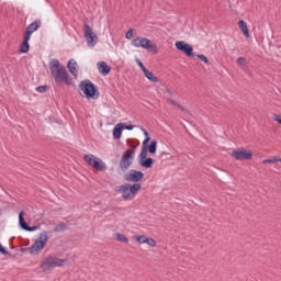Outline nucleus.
Masks as SVG:
<instances>
[{
  "label": "nucleus",
  "instance_id": "nucleus-1",
  "mask_svg": "<svg viewBox=\"0 0 281 281\" xmlns=\"http://www.w3.org/2000/svg\"><path fill=\"white\" fill-rule=\"evenodd\" d=\"M50 76L55 80V83L57 87H60V85H67L68 87L72 85L74 80L71 79V76H69V72H67V68L60 64V60L58 59H52L48 64Z\"/></svg>",
  "mask_w": 281,
  "mask_h": 281
},
{
  "label": "nucleus",
  "instance_id": "nucleus-2",
  "mask_svg": "<svg viewBox=\"0 0 281 281\" xmlns=\"http://www.w3.org/2000/svg\"><path fill=\"white\" fill-rule=\"evenodd\" d=\"M139 190H142V184L139 183H125L116 188V192L122 193V199L124 201H133Z\"/></svg>",
  "mask_w": 281,
  "mask_h": 281
},
{
  "label": "nucleus",
  "instance_id": "nucleus-3",
  "mask_svg": "<svg viewBox=\"0 0 281 281\" xmlns=\"http://www.w3.org/2000/svg\"><path fill=\"white\" fill-rule=\"evenodd\" d=\"M65 262H67V260L48 255L41 261L40 267L44 273H47L52 269H56V267H63Z\"/></svg>",
  "mask_w": 281,
  "mask_h": 281
},
{
  "label": "nucleus",
  "instance_id": "nucleus-4",
  "mask_svg": "<svg viewBox=\"0 0 281 281\" xmlns=\"http://www.w3.org/2000/svg\"><path fill=\"white\" fill-rule=\"evenodd\" d=\"M49 240V236L47 231H44L40 234L38 239H36L34 241V244L29 248L30 254L32 256L36 255V254H41V251H43V249H45V245H47Z\"/></svg>",
  "mask_w": 281,
  "mask_h": 281
},
{
  "label": "nucleus",
  "instance_id": "nucleus-5",
  "mask_svg": "<svg viewBox=\"0 0 281 281\" xmlns=\"http://www.w3.org/2000/svg\"><path fill=\"white\" fill-rule=\"evenodd\" d=\"M132 148L134 149H126L120 160V168L122 172H126L133 166V160L135 159V148L137 146L133 145Z\"/></svg>",
  "mask_w": 281,
  "mask_h": 281
},
{
  "label": "nucleus",
  "instance_id": "nucleus-6",
  "mask_svg": "<svg viewBox=\"0 0 281 281\" xmlns=\"http://www.w3.org/2000/svg\"><path fill=\"white\" fill-rule=\"evenodd\" d=\"M133 47H142L143 49H147L148 52H153V54H159V49L157 48V44H154L150 40L146 37H136L132 41Z\"/></svg>",
  "mask_w": 281,
  "mask_h": 281
},
{
  "label": "nucleus",
  "instance_id": "nucleus-7",
  "mask_svg": "<svg viewBox=\"0 0 281 281\" xmlns=\"http://www.w3.org/2000/svg\"><path fill=\"white\" fill-rule=\"evenodd\" d=\"M83 160L87 165L91 166V168H94V170H99L100 172H104V170H106V165L104 161L93 156V154L85 155Z\"/></svg>",
  "mask_w": 281,
  "mask_h": 281
},
{
  "label": "nucleus",
  "instance_id": "nucleus-8",
  "mask_svg": "<svg viewBox=\"0 0 281 281\" xmlns=\"http://www.w3.org/2000/svg\"><path fill=\"white\" fill-rule=\"evenodd\" d=\"M81 91H83L86 98L95 100V94L98 93V88L95 85L89 80L81 81L79 85Z\"/></svg>",
  "mask_w": 281,
  "mask_h": 281
},
{
  "label": "nucleus",
  "instance_id": "nucleus-9",
  "mask_svg": "<svg viewBox=\"0 0 281 281\" xmlns=\"http://www.w3.org/2000/svg\"><path fill=\"white\" fill-rule=\"evenodd\" d=\"M232 157H234V159H237V161H249V159H252L254 154L251 153V150H234L232 153Z\"/></svg>",
  "mask_w": 281,
  "mask_h": 281
},
{
  "label": "nucleus",
  "instance_id": "nucleus-10",
  "mask_svg": "<svg viewBox=\"0 0 281 281\" xmlns=\"http://www.w3.org/2000/svg\"><path fill=\"white\" fill-rule=\"evenodd\" d=\"M176 49L179 52H183L186 56H194V47L192 45L186 43L184 41L176 42Z\"/></svg>",
  "mask_w": 281,
  "mask_h": 281
},
{
  "label": "nucleus",
  "instance_id": "nucleus-11",
  "mask_svg": "<svg viewBox=\"0 0 281 281\" xmlns=\"http://www.w3.org/2000/svg\"><path fill=\"white\" fill-rule=\"evenodd\" d=\"M124 179L125 181H130L132 183H138V181L144 179V172L132 169L130 172L125 173Z\"/></svg>",
  "mask_w": 281,
  "mask_h": 281
},
{
  "label": "nucleus",
  "instance_id": "nucleus-12",
  "mask_svg": "<svg viewBox=\"0 0 281 281\" xmlns=\"http://www.w3.org/2000/svg\"><path fill=\"white\" fill-rule=\"evenodd\" d=\"M83 36L88 43V45H94V41L95 38H98V35H95V33H93V29H91V26L89 24H85L83 25Z\"/></svg>",
  "mask_w": 281,
  "mask_h": 281
},
{
  "label": "nucleus",
  "instance_id": "nucleus-13",
  "mask_svg": "<svg viewBox=\"0 0 281 281\" xmlns=\"http://www.w3.org/2000/svg\"><path fill=\"white\" fill-rule=\"evenodd\" d=\"M41 25H42L41 20H35L33 23H31L26 27V31L24 32V36L32 38V34H34V32H36V30H38V27H41Z\"/></svg>",
  "mask_w": 281,
  "mask_h": 281
},
{
  "label": "nucleus",
  "instance_id": "nucleus-14",
  "mask_svg": "<svg viewBox=\"0 0 281 281\" xmlns=\"http://www.w3.org/2000/svg\"><path fill=\"white\" fill-rule=\"evenodd\" d=\"M97 67L99 69V74H101V76H109V74H111V66H109V64H106V61H99L97 64Z\"/></svg>",
  "mask_w": 281,
  "mask_h": 281
},
{
  "label": "nucleus",
  "instance_id": "nucleus-15",
  "mask_svg": "<svg viewBox=\"0 0 281 281\" xmlns=\"http://www.w3.org/2000/svg\"><path fill=\"white\" fill-rule=\"evenodd\" d=\"M69 74H71L72 76H77L78 75V63H76V59H70L67 64Z\"/></svg>",
  "mask_w": 281,
  "mask_h": 281
},
{
  "label": "nucleus",
  "instance_id": "nucleus-16",
  "mask_svg": "<svg viewBox=\"0 0 281 281\" xmlns=\"http://www.w3.org/2000/svg\"><path fill=\"white\" fill-rule=\"evenodd\" d=\"M30 52V37L24 35L23 42L20 47V54H27Z\"/></svg>",
  "mask_w": 281,
  "mask_h": 281
},
{
  "label": "nucleus",
  "instance_id": "nucleus-17",
  "mask_svg": "<svg viewBox=\"0 0 281 281\" xmlns=\"http://www.w3.org/2000/svg\"><path fill=\"white\" fill-rule=\"evenodd\" d=\"M23 214H25V212L23 211L19 213V223H20V227L25 232H27V229L30 228V225H27V222H25V217H23Z\"/></svg>",
  "mask_w": 281,
  "mask_h": 281
},
{
  "label": "nucleus",
  "instance_id": "nucleus-18",
  "mask_svg": "<svg viewBox=\"0 0 281 281\" xmlns=\"http://www.w3.org/2000/svg\"><path fill=\"white\" fill-rule=\"evenodd\" d=\"M122 128H124V124L123 123H119L114 130H113V137L114 139H120V137H122Z\"/></svg>",
  "mask_w": 281,
  "mask_h": 281
},
{
  "label": "nucleus",
  "instance_id": "nucleus-19",
  "mask_svg": "<svg viewBox=\"0 0 281 281\" xmlns=\"http://www.w3.org/2000/svg\"><path fill=\"white\" fill-rule=\"evenodd\" d=\"M238 26L240 27L244 36H246V38H249V29L247 27V22L244 20H240L238 22Z\"/></svg>",
  "mask_w": 281,
  "mask_h": 281
},
{
  "label": "nucleus",
  "instance_id": "nucleus-20",
  "mask_svg": "<svg viewBox=\"0 0 281 281\" xmlns=\"http://www.w3.org/2000/svg\"><path fill=\"white\" fill-rule=\"evenodd\" d=\"M153 158H145L143 160H138L139 166H142V168H153Z\"/></svg>",
  "mask_w": 281,
  "mask_h": 281
},
{
  "label": "nucleus",
  "instance_id": "nucleus-21",
  "mask_svg": "<svg viewBox=\"0 0 281 281\" xmlns=\"http://www.w3.org/2000/svg\"><path fill=\"white\" fill-rule=\"evenodd\" d=\"M145 77L147 78V80H150V82H159V78L155 77V75L149 71L148 69L144 71Z\"/></svg>",
  "mask_w": 281,
  "mask_h": 281
},
{
  "label": "nucleus",
  "instance_id": "nucleus-22",
  "mask_svg": "<svg viewBox=\"0 0 281 281\" xmlns=\"http://www.w3.org/2000/svg\"><path fill=\"white\" fill-rule=\"evenodd\" d=\"M147 158H148V147H143L138 156V161H143L144 159H147Z\"/></svg>",
  "mask_w": 281,
  "mask_h": 281
},
{
  "label": "nucleus",
  "instance_id": "nucleus-23",
  "mask_svg": "<svg viewBox=\"0 0 281 281\" xmlns=\"http://www.w3.org/2000/svg\"><path fill=\"white\" fill-rule=\"evenodd\" d=\"M148 151L150 153V155H155V153H157V142L155 139L150 142Z\"/></svg>",
  "mask_w": 281,
  "mask_h": 281
},
{
  "label": "nucleus",
  "instance_id": "nucleus-24",
  "mask_svg": "<svg viewBox=\"0 0 281 281\" xmlns=\"http://www.w3.org/2000/svg\"><path fill=\"white\" fill-rule=\"evenodd\" d=\"M116 240H119L120 243H128V238L126 235L122 234V233H116L115 234Z\"/></svg>",
  "mask_w": 281,
  "mask_h": 281
},
{
  "label": "nucleus",
  "instance_id": "nucleus-25",
  "mask_svg": "<svg viewBox=\"0 0 281 281\" xmlns=\"http://www.w3.org/2000/svg\"><path fill=\"white\" fill-rule=\"evenodd\" d=\"M135 240H137V243H139V245H144L146 244V240L148 237H146V235H139V236H134Z\"/></svg>",
  "mask_w": 281,
  "mask_h": 281
},
{
  "label": "nucleus",
  "instance_id": "nucleus-26",
  "mask_svg": "<svg viewBox=\"0 0 281 281\" xmlns=\"http://www.w3.org/2000/svg\"><path fill=\"white\" fill-rule=\"evenodd\" d=\"M65 229H67V224L60 223L56 225V227L54 228V232H65Z\"/></svg>",
  "mask_w": 281,
  "mask_h": 281
},
{
  "label": "nucleus",
  "instance_id": "nucleus-27",
  "mask_svg": "<svg viewBox=\"0 0 281 281\" xmlns=\"http://www.w3.org/2000/svg\"><path fill=\"white\" fill-rule=\"evenodd\" d=\"M145 244L148 245L149 247H157V241L153 238L147 237V240L145 241Z\"/></svg>",
  "mask_w": 281,
  "mask_h": 281
},
{
  "label": "nucleus",
  "instance_id": "nucleus-28",
  "mask_svg": "<svg viewBox=\"0 0 281 281\" xmlns=\"http://www.w3.org/2000/svg\"><path fill=\"white\" fill-rule=\"evenodd\" d=\"M237 65H239L240 67H245L247 65V59H245V57H238Z\"/></svg>",
  "mask_w": 281,
  "mask_h": 281
},
{
  "label": "nucleus",
  "instance_id": "nucleus-29",
  "mask_svg": "<svg viewBox=\"0 0 281 281\" xmlns=\"http://www.w3.org/2000/svg\"><path fill=\"white\" fill-rule=\"evenodd\" d=\"M279 158L278 157H273L272 159H265L262 160V164H278Z\"/></svg>",
  "mask_w": 281,
  "mask_h": 281
},
{
  "label": "nucleus",
  "instance_id": "nucleus-30",
  "mask_svg": "<svg viewBox=\"0 0 281 281\" xmlns=\"http://www.w3.org/2000/svg\"><path fill=\"white\" fill-rule=\"evenodd\" d=\"M199 60H202V63H205V65H210V59L205 55H198Z\"/></svg>",
  "mask_w": 281,
  "mask_h": 281
},
{
  "label": "nucleus",
  "instance_id": "nucleus-31",
  "mask_svg": "<svg viewBox=\"0 0 281 281\" xmlns=\"http://www.w3.org/2000/svg\"><path fill=\"white\" fill-rule=\"evenodd\" d=\"M38 93H46L47 92V86H40L35 89Z\"/></svg>",
  "mask_w": 281,
  "mask_h": 281
},
{
  "label": "nucleus",
  "instance_id": "nucleus-32",
  "mask_svg": "<svg viewBox=\"0 0 281 281\" xmlns=\"http://www.w3.org/2000/svg\"><path fill=\"white\" fill-rule=\"evenodd\" d=\"M136 63L143 72H145L147 70L146 66H144V63H142V59H136Z\"/></svg>",
  "mask_w": 281,
  "mask_h": 281
},
{
  "label": "nucleus",
  "instance_id": "nucleus-33",
  "mask_svg": "<svg viewBox=\"0 0 281 281\" xmlns=\"http://www.w3.org/2000/svg\"><path fill=\"white\" fill-rule=\"evenodd\" d=\"M0 254H2V256H10V251L5 250L1 244H0Z\"/></svg>",
  "mask_w": 281,
  "mask_h": 281
},
{
  "label": "nucleus",
  "instance_id": "nucleus-34",
  "mask_svg": "<svg viewBox=\"0 0 281 281\" xmlns=\"http://www.w3.org/2000/svg\"><path fill=\"white\" fill-rule=\"evenodd\" d=\"M125 38H127L128 41H131V38H133V29H130V30L126 32Z\"/></svg>",
  "mask_w": 281,
  "mask_h": 281
},
{
  "label": "nucleus",
  "instance_id": "nucleus-35",
  "mask_svg": "<svg viewBox=\"0 0 281 281\" xmlns=\"http://www.w3.org/2000/svg\"><path fill=\"white\" fill-rule=\"evenodd\" d=\"M148 142H150V136H146L143 140V148H148Z\"/></svg>",
  "mask_w": 281,
  "mask_h": 281
},
{
  "label": "nucleus",
  "instance_id": "nucleus-36",
  "mask_svg": "<svg viewBox=\"0 0 281 281\" xmlns=\"http://www.w3.org/2000/svg\"><path fill=\"white\" fill-rule=\"evenodd\" d=\"M148 142H150V136H146L143 140V148H148Z\"/></svg>",
  "mask_w": 281,
  "mask_h": 281
},
{
  "label": "nucleus",
  "instance_id": "nucleus-37",
  "mask_svg": "<svg viewBox=\"0 0 281 281\" xmlns=\"http://www.w3.org/2000/svg\"><path fill=\"white\" fill-rule=\"evenodd\" d=\"M274 122H278V124H281V116L276 114L274 115Z\"/></svg>",
  "mask_w": 281,
  "mask_h": 281
},
{
  "label": "nucleus",
  "instance_id": "nucleus-38",
  "mask_svg": "<svg viewBox=\"0 0 281 281\" xmlns=\"http://www.w3.org/2000/svg\"><path fill=\"white\" fill-rule=\"evenodd\" d=\"M38 229V226H29L27 232H36Z\"/></svg>",
  "mask_w": 281,
  "mask_h": 281
},
{
  "label": "nucleus",
  "instance_id": "nucleus-39",
  "mask_svg": "<svg viewBox=\"0 0 281 281\" xmlns=\"http://www.w3.org/2000/svg\"><path fill=\"white\" fill-rule=\"evenodd\" d=\"M135 128V125H126L125 131H133Z\"/></svg>",
  "mask_w": 281,
  "mask_h": 281
},
{
  "label": "nucleus",
  "instance_id": "nucleus-40",
  "mask_svg": "<svg viewBox=\"0 0 281 281\" xmlns=\"http://www.w3.org/2000/svg\"><path fill=\"white\" fill-rule=\"evenodd\" d=\"M180 111H182L183 113H190V111H188V109H186L183 105H181Z\"/></svg>",
  "mask_w": 281,
  "mask_h": 281
},
{
  "label": "nucleus",
  "instance_id": "nucleus-41",
  "mask_svg": "<svg viewBox=\"0 0 281 281\" xmlns=\"http://www.w3.org/2000/svg\"><path fill=\"white\" fill-rule=\"evenodd\" d=\"M171 104H172V106H177L179 104V102L171 100Z\"/></svg>",
  "mask_w": 281,
  "mask_h": 281
},
{
  "label": "nucleus",
  "instance_id": "nucleus-42",
  "mask_svg": "<svg viewBox=\"0 0 281 281\" xmlns=\"http://www.w3.org/2000/svg\"><path fill=\"white\" fill-rule=\"evenodd\" d=\"M176 106H177V109H181L182 105L180 103H178Z\"/></svg>",
  "mask_w": 281,
  "mask_h": 281
},
{
  "label": "nucleus",
  "instance_id": "nucleus-43",
  "mask_svg": "<svg viewBox=\"0 0 281 281\" xmlns=\"http://www.w3.org/2000/svg\"><path fill=\"white\" fill-rule=\"evenodd\" d=\"M145 137H148V132L144 131Z\"/></svg>",
  "mask_w": 281,
  "mask_h": 281
},
{
  "label": "nucleus",
  "instance_id": "nucleus-44",
  "mask_svg": "<svg viewBox=\"0 0 281 281\" xmlns=\"http://www.w3.org/2000/svg\"><path fill=\"white\" fill-rule=\"evenodd\" d=\"M279 161L281 162V158H279Z\"/></svg>",
  "mask_w": 281,
  "mask_h": 281
}]
</instances>
